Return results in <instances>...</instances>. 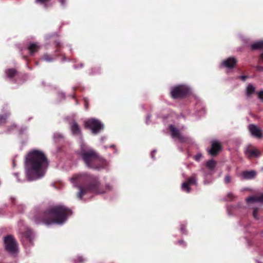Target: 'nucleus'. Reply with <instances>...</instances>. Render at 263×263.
<instances>
[{"mask_svg":"<svg viewBox=\"0 0 263 263\" xmlns=\"http://www.w3.org/2000/svg\"><path fill=\"white\" fill-rule=\"evenodd\" d=\"M48 166V160L41 151L33 150L25 158V173L29 181L39 179L43 177Z\"/></svg>","mask_w":263,"mask_h":263,"instance_id":"nucleus-1","label":"nucleus"},{"mask_svg":"<svg viewBox=\"0 0 263 263\" xmlns=\"http://www.w3.org/2000/svg\"><path fill=\"white\" fill-rule=\"evenodd\" d=\"M74 186L77 187L79 191L77 197L82 199V197L88 193L101 194L103 192L99 191L100 182L96 177L86 173L77 174L70 178Z\"/></svg>","mask_w":263,"mask_h":263,"instance_id":"nucleus-2","label":"nucleus"},{"mask_svg":"<svg viewBox=\"0 0 263 263\" xmlns=\"http://www.w3.org/2000/svg\"><path fill=\"white\" fill-rule=\"evenodd\" d=\"M72 214L71 211L64 205H57L50 206L44 213L43 217L34 216L33 220L36 224L44 222L47 224L56 223L62 224Z\"/></svg>","mask_w":263,"mask_h":263,"instance_id":"nucleus-3","label":"nucleus"},{"mask_svg":"<svg viewBox=\"0 0 263 263\" xmlns=\"http://www.w3.org/2000/svg\"><path fill=\"white\" fill-rule=\"evenodd\" d=\"M81 156L83 160L88 167L92 168V162L98 157L97 154L92 149H82Z\"/></svg>","mask_w":263,"mask_h":263,"instance_id":"nucleus-4","label":"nucleus"},{"mask_svg":"<svg viewBox=\"0 0 263 263\" xmlns=\"http://www.w3.org/2000/svg\"><path fill=\"white\" fill-rule=\"evenodd\" d=\"M86 128H89L93 134H97L104 128L103 124L98 120L91 118L85 122Z\"/></svg>","mask_w":263,"mask_h":263,"instance_id":"nucleus-5","label":"nucleus"},{"mask_svg":"<svg viewBox=\"0 0 263 263\" xmlns=\"http://www.w3.org/2000/svg\"><path fill=\"white\" fill-rule=\"evenodd\" d=\"M4 242L6 249L11 253H15L17 250V243L14 237L8 235L5 237Z\"/></svg>","mask_w":263,"mask_h":263,"instance_id":"nucleus-6","label":"nucleus"},{"mask_svg":"<svg viewBox=\"0 0 263 263\" xmlns=\"http://www.w3.org/2000/svg\"><path fill=\"white\" fill-rule=\"evenodd\" d=\"M188 88L183 86L180 85L172 88L171 96L174 99H178L183 97L188 93Z\"/></svg>","mask_w":263,"mask_h":263,"instance_id":"nucleus-7","label":"nucleus"},{"mask_svg":"<svg viewBox=\"0 0 263 263\" xmlns=\"http://www.w3.org/2000/svg\"><path fill=\"white\" fill-rule=\"evenodd\" d=\"M245 154L248 158L252 157H258L260 156V153L257 148L251 145L248 146L245 150Z\"/></svg>","mask_w":263,"mask_h":263,"instance_id":"nucleus-8","label":"nucleus"},{"mask_svg":"<svg viewBox=\"0 0 263 263\" xmlns=\"http://www.w3.org/2000/svg\"><path fill=\"white\" fill-rule=\"evenodd\" d=\"M170 129L171 132V135L174 138H177L179 141L183 142H185L187 138L182 135L179 130L176 128L174 125H171L170 126Z\"/></svg>","mask_w":263,"mask_h":263,"instance_id":"nucleus-9","label":"nucleus"},{"mask_svg":"<svg viewBox=\"0 0 263 263\" xmlns=\"http://www.w3.org/2000/svg\"><path fill=\"white\" fill-rule=\"evenodd\" d=\"M248 128L253 136L257 138H261L262 137L261 130L257 126L254 124H250L248 126Z\"/></svg>","mask_w":263,"mask_h":263,"instance_id":"nucleus-10","label":"nucleus"},{"mask_svg":"<svg viewBox=\"0 0 263 263\" xmlns=\"http://www.w3.org/2000/svg\"><path fill=\"white\" fill-rule=\"evenodd\" d=\"M247 203L256 202L263 204V193L250 196L246 199Z\"/></svg>","mask_w":263,"mask_h":263,"instance_id":"nucleus-11","label":"nucleus"},{"mask_svg":"<svg viewBox=\"0 0 263 263\" xmlns=\"http://www.w3.org/2000/svg\"><path fill=\"white\" fill-rule=\"evenodd\" d=\"M221 149L220 143L216 140L213 141L212 143V147L209 151V153L211 155L214 156L217 155L218 152Z\"/></svg>","mask_w":263,"mask_h":263,"instance_id":"nucleus-12","label":"nucleus"},{"mask_svg":"<svg viewBox=\"0 0 263 263\" xmlns=\"http://www.w3.org/2000/svg\"><path fill=\"white\" fill-rule=\"evenodd\" d=\"M236 63V59L233 57H231L223 61L222 65L226 68H232L235 66Z\"/></svg>","mask_w":263,"mask_h":263,"instance_id":"nucleus-13","label":"nucleus"},{"mask_svg":"<svg viewBox=\"0 0 263 263\" xmlns=\"http://www.w3.org/2000/svg\"><path fill=\"white\" fill-rule=\"evenodd\" d=\"M70 129L73 135L81 136V131L79 125L76 121H73L71 123Z\"/></svg>","mask_w":263,"mask_h":263,"instance_id":"nucleus-14","label":"nucleus"},{"mask_svg":"<svg viewBox=\"0 0 263 263\" xmlns=\"http://www.w3.org/2000/svg\"><path fill=\"white\" fill-rule=\"evenodd\" d=\"M256 174V172L255 171H247L242 172V176L245 179H252L255 178Z\"/></svg>","mask_w":263,"mask_h":263,"instance_id":"nucleus-15","label":"nucleus"},{"mask_svg":"<svg viewBox=\"0 0 263 263\" xmlns=\"http://www.w3.org/2000/svg\"><path fill=\"white\" fill-rule=\"evenodd\" d=\"M40 46L37 43H30L28 46V50L30 53L32 55L34 52H36L39 49Z\"/></svg>","mask_w":263,"mask_h":263,"instance_id":"nucleus-16","label":"nucleus"},{"mask_svg":"<svg viewBox=\"0 0 263 263\" xmlns=\"http://www.w3.org/2000/svg\"><path fill=\"white\" fill-rule=\"evenodd\" d=\"M255 90V87L252 84H249L246 89V93L248 97H250L253 95Z\"/></svg>","mask_w":263,"mask_h":263,"instance_id":"nucleus-17","label":"nucleus"},{"mask_svg":"<svg viewBox=\"0 0 263 263\" xmlns=\"http://www.w3.org/2000/svg\"><path fill=\"white\" fill-rule=\"evenodd\" d=\"M252 50H255L258 49H263V41L256 42L251 46Z\"/></svg>","mask_w":263,"mask_h":263,"instance_id":"nucleus-18","label":"nucleus"},{"mask_svg":"<svg viewBox=\"0 0 263 263\" xmlns=\"http://www.w3.org/2000/svg\"><path fill=\"white\" fill-rule=\"evenodd\" d=\"M16 71L14 69H9L5 70V73L8 78H13L16 74Z\"/></svg>","mask_w":263,"mask_h":263,"instance_id":"nucleus-19","label":"nucleus"},{"mask_svg":"<svg viewBox=\"0 0 263 263\" xmlns=\"http://www.w3.org/2000/svg\"><path fill=\"white\" fill-rule=\"evenodd\" d=\"M190 185H196L197 184V179L196 175L193 174L187 179V182Z\"/></svg>","mask_w":263,"mask_h":263,"instance_id":"nucleus-20","label":"nucleus"},{"mask_svg":"<svg viewBox=\"0 0 263 263\" xmlns=\"http://www.w3.org/2000/svg\"><path fill=\"white\" fill-rule=\"evenodd\" d=\"M215 162L213 160H210L206 162V166L209 169L212 170L215 167Z\"/></svg>","mask_w":263,"mask_h":263,"instance_id":"nucleus-21","label":"nucleus"},{"mask_svg":"<svg viewBox=\"0 0 263 263\" xmlns=\"http://www.w3.org/2000/svg\"><path fill=\"white\" fill-rule=\"evenodd\" d=\"M190 185L187 182H183L182 184V190L189 193L190 192L191 189L190 187Z\"/></svg>","mask_w":263,"mask_h":263,"instance_id":"nucleus-22","label":"nucleus"},{"mask_svg":"<svg viewBox=\"0 0 263 263\" xmlns=\"http://www.w3.org/2000/svg\"><path fill=\"white\" fill-rule=\"evenodd\" d=\"M42 59L48 62H51L53 60V58H52L50 55L48 54H45L43 55Z\"/></svg>","mask_w":263,"mask_h":263,"instance_id":"nucleus-23","label":"nucleus"},{"mask_svg":"<svg viewBox=\"0 0 263 263\" xmlns=\"http://www.w3.org/2000/svg\"><path fill=\"white\" fill-rule=\"evenodd\" d=\"M33 236V233L30 230L27 231L25 233V236L26 237V239H28L30 241H31L32 237Z\"/></svg>","mask_w":263,"mask_h":263,"instance_id":"nucleus-24","label":"nucleus"},{"mask_svg":"<svg viewBox=\"0 0 263 263\" xmlns=\"http://www.w3.org/2000/svg\"><path fill=\"white\" fill-rule=\"evenodd\" d=\"M9 115V114L8 115L6 114L5 115L0 116V125L6 122V119Z\"/></svg>","mask_w":263,"mask_h":263,"instance_id":"nucleus-25","label":"nucleus"},{"mask_svg":"<svg viewBox=\"0 0 263 263\" xmlns=\"http://www.w3.org/2000/svg\"><path fill=\"white\" fill-rule=\"evenodd\" d=\"M236 196L231 192L228 193L226 200L231 201L235 198Z\"/></svg>","mask_w":263,"mask_h":263,"instance_id":"nucleus-26","label":"nucleus"},{"mask_svg":"<svg viewBox=\"0 0 263 263\" xmlns=\"http://www.w3.org/2000/svg\"><path fill=\"white\" fill-rule=\"evenodd\" d=\"M258 208H255L253 209V215L255 219H259V217L258 216Z\"/></svg>","mask_w":263,"mask_h":263,"instance_id":"nucleus-27","label":"nucleus"},{"mask_svg":"<svg viewBox=\"0 0 263 263\" xmlns=\"http://www.w3.org/2000/svg\"><path fill=\"white\" fill-rule=\"evenodd\" d=\"M63 135L60 133H55L53 135V138L55 140H60L63 138Z\"/></svg>","mask_w":263,"mask_h":263,"instance_id":"nucleus-28","label":"nucleus"},{"mask_svg":"<svg viewBox=\"0 0 263 263\" xmlns=\"http://www.w3.org/2000/svg\"><path fill=\"white\" fill-rule=\"evenodd\" d=\"M224 181L226 184L230 183L231 181V177L229 175L226 176L224 179Z\"/></svg>","mask_w":263,"mask_h":263,"instance_id":"nucleus-29","label":"nucleus"},{"mask_svg":"<svg viewBox=\"0 0 263 263\" xmlns=\"http://www.w3.org/2000/svg\"><path fill=\"white\" fill-rule=\"evenodd\" d=\"M258 97L262 101H263V90L258 92Z\"/></svg>","mask_w":263,"mask_h":263,"instance_id":"nucleus-30","label":"nucleus"},{"mask_svg":"<svg viewBox=\"0 0 263 263\" xmlns=\"http://www.w3.org/2000/svg\"><path fill=\"white\" fill-rule=\"evenodd\" d=\"M201 156H202L201 154H197L196 156H195L194 158L196 161H199L200 158H201Z\"/></svg>","mask_w":263,"mask_h":263,"instance_id":"nucleus-31","label":"nucleus"},{"mask_svg":"<svg viewBox=\"0 0 263 263\" xmlns=\"http://www.w3.org/2000/svg\"><path fill=\"white\" fill-rule=\"evenodd\" d=\"M256 70L258 71H263V66H257L256 67Z\"/></svg>","mask_w":263,"mask_h":263,"instance_id":"nucleus-32","label":"nucleus"},{"mask_svg":"<svg viewBox=\"0 0 263 263\" xmlns=\"http://www.w3.org/2000/svg\"><path fill=\"white\" fill-rule=\"evenodd\" d=\"M247 78V76H239L238 77V78L240 79L241 80H242L243 81H246V79Z\"/></svg>","mask_w":263,"mask_h":263,"instance_id":"nucleus-33","label":"nucleus"},{"mask_svg":"<svg viewBox=\"0 0 263 263\" xmlns=\"http://www.w3.org/2000/svg\"><path fill=\"white\" fill-rule=\"evenodd\" d=\"M48 0H35L36 3H39L41 4H43L48 1Z\"/></svg>","mask_w":263,"mask_h":263,"instance_id":"nucleus-34","label":"nucleus"},{"mask_svg":"<svg viewBox=\"0 0 263 263\" xmlns=\"http://www.w3.org/2000/svg\"><path fill=\"white\" fill-rule=\"evenodd\" d=\"M59 2L61 3V4L62 6H64L66 2V0H59Z\"/></svg>","mask_w":263,"mask_h":263,"instance_id":"nucleus-35","label":"nucleus"},{"mask_svg":"<svg viewBox=\"0 0 263 263\" xmlns=\"http://www.w3.org/2000/svg\"><path fill=\"white\" fill-rule=\"evenodd\" d=\"M106 190L109 191V190H111L112 187L110 186L109 185L107 184V185H106Z\"/></svg>","mask_w":263,"mask_h":263,"instance_id":"nucleus-36","label":"nucleus"},{"mask_svg":"<svg viewBox=\"0 0 263 263\" xmlns=\"http://www.w3.org/2000/svg\"><path fill=\"white\" fill-rule=\"evenodd\" d=\"M156 153V150H154L153 151L152 153H151V157L153 159H155L154 158V153Z\"/></svg>","mask_w":263,"mask_h":263,"instance_id":"nucleus-37","label":"nucleus"},{"mask_svg":"<svg viewBox=\"0 0 263 263\" xmlns=\"http://www.w3.org/2000/svg\"><path fill=\"white\" fill-rule=\"evenodd\" d=\"M14 175L17 178L18 181H20V180L18 178L19 174L18 173H14Z\"/></svg>","mask_w":263,"mask_h":263,"instance_id":"nucleus-38","label":"nucleus"},{"mask_svg":"<svg viewBox=\"0 0 263 263\" xmlns=\"http://www.w3.org/2000/svg\"><path fill=\"white\" fill-rule=\"evenodd\" d=\"M181 231L183 233H185V229L183 227L181 228Z\"/></svg>","mask_w":263,"mask_h":263,"instance_id":"nucleus-39","label":"nucleus"},{"mask_svg":"<svg viewBox=\"0 0 263 263\" xmlns=\"http://www.w3.org/2000/svg\"><path fill=\"white\" fill-rule=\"evenodd\" d=\"M151 117L149 116H147L146 118V123H148V121L149 120Z\"/></svg>","mask_w":263,"mask_h":263,"instance_id":"nucleus-40","label":"nucleus"},{"mask_svg":"<svg viewBox=\"0 0 263 263\" xmlns=\"http://www.w3.org/2000/svg\"><path fill=\"white\" fill-rule=\"evenodd\" d=\"M260 58L263 60V52L260 54Z\"/></svg>","mask_w":263,"mask_h":263,"instance_id":"nucleus-41","label":"nucleus"},{"mask_svg":"<svg viewBox=\"0 0 263 263\" xmlns=\"http://www.w3.org/2000/svg\"><path fill=\"white\" fill-rule=\"evenodd\" d=\"M85 106L86 109H87L88 105H87V104L86 103H85Z\"/></svg>","mask_w":263,"mask_h":263,"instance_id":"nucleus-42","label":"nucleus"},{"mask_svg":"<svg viewBox=\"0 0 263 263\" xmlns=\"http://www.w3.org/2000/svg\"><path fill=\"white\" fill-rule=\"evenodd\" d=\"M184 243V241H183V240H181V241H179V243H180V244H182V243Z\"/></svg>","mask_w":263,"mask_h":263,"instance_id":"nucleus-43","label":"nucleus"},{"mask_svg":"<svg viewBox=\"0 0 263 263\" xmlns=\"http://www.w3.org/2000/svg\"><path fill=\"white\" fill-rule=\"evenodd\" d=\"M83 260L81 258V259H80V261H82Z\"/></svg>","mask_w":263,"mask_h":263,"instance_id":"nucleus-44","label":"nucleus"}]
</instances>
